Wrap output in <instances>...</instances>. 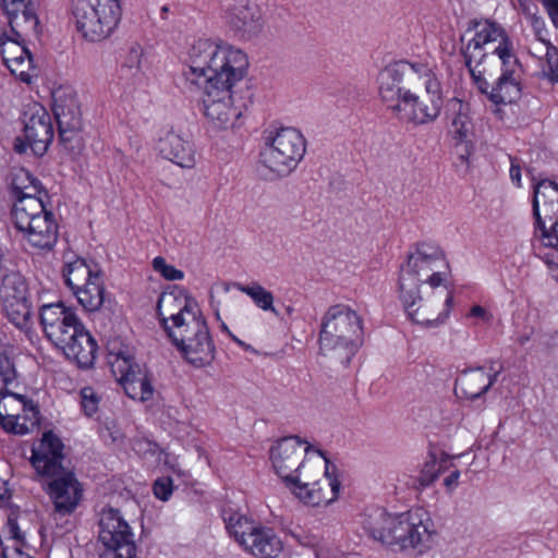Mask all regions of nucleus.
Returning a JSON list of instances; mask_svg holds the SVG:
<instances>
[{"label":"nucleus","instance_id":"obj_1","mask_svg":"<svg viewBox=\"0 0 558 558\" xmlns=\"http://www.w3.org/2000/svg\"><path fill=\"white\" fill-rule=\"evenodd\" d=\"M248 65L245 53L228 44L201 39L189 51L182 75L190 87L203 89V113L211 128L229 130L240 125L245 104L234 87Z\"/></svg>","mask_w":558,"mask_h":558},{"label":"nucleus","instance_id":"obj_2","mask_svg":"<svg viewBox=\"0 0 558 558\" xmlns=\"http://www.w3.org/2000/svg\"><path fill=\"white\" fill-rule=\"evenodd\" d=\"M450 266L442 248L432 242L418 243L400 269L398 293L411 320L437 328L450 315L453 292Z\"/></svg>","mask_w":558,"mask_h":558},{"label":"nucleus","instance_id":"obj_3","mask_svg":"<svg viewBox=\"0 0 558 558\" xmlns=\"http://www.w3.org/2000/svg\"><path fill=\"white\" fill-rule=\"evenodd\" d=\"M474 35L463 48L465 65L480 90L495 105L517 101L521 96V64L507 32L489 20L472 23Z\"/></svg>","mask_w":558,"mask_h":558},{"label":"nucleus","instance_id":"obj_4","mask_svg":"<svg viewBox=\"0 0 558 558\" xmlns=\"http://www.w3.org/2000/svg\"><path fill=\"white\" fill-rule=\"evenodd\" d=\"M378 85L380 99L399 121L422 125L440 113L441 85L427 63H391L379 72Z\"/></svg>","mask_w":558,"mask_h":558},{"label":"nucleus","instance_id":"obj_5","mask_svg":"<svg viewBox=\"0 0 558 558\" xmlns=\"http://www.w3.org/2000/svg\"><path fill=\"white\" fill-rule=\"evenodd\" d=\"M276 473L289 490L304 505L327 507L339 497L341 483L335 466L299 437L279 440L270 451Z\"/></svg>","mask_w":558,"mask_h":558},{"label":"nucleus","instance_id":"obj_6","mask_svg":"<svg viewBox=\"0 0 558 558\" xmlns=\"http://www.w3.org/2000/svg\"><path fill=\"white\" fill-rule=\"evenodd\" d=\"M160 325L184 359L194 366L209 364L215 347L197 301L184 289L162 292L157 302Z\"/></svg>","mask_w":558,"mask_h":558},{"label":"nucleus","instance_id":"obj_7","mask_svg":"<svg viewBox=\"0 0 558 558\" xmlns=\"http://www.w3.org/2000/svg\"><path fill=\"white\" fill-rule=\"evenodd\" d=\"M45 336L80 367L94 364L97 343L77 317L63 303L45 304L39 313Z\"/></svg>","mask_w":558,"mask_h":558},{"label":"nucleus","instance_id":"obj_8","mask_svg":"<svg viewBox=\"0 0 558 558\" xmlns=\"http://www.w3.org/2000/svg\"><path fill=\"white\" fill-rule=\"evenodd\" d=\"M61 440L51 432L45 433L33 449L32 464L38 474L50 477L48 495L60 514L74 511L82 498V486L71 470L62 464L64 459Z\"/></svg>","mask_w":558,"mask_h":558},{"label":"nucleus","instance_id":"obj_9","mask_svg":"<svg viewBox=\"0 0 558 558\" xmlns=\"http://www.w3.org/2000/svg\"><path fill=\"white\" fill-rule=\"evenodd\" d=\"M361 316L345 305L331 306L323 316L318 337L319 352L348 363L363 344Z\"/></svg>","mask_w":558,"mask_h":558},{"label":"nucleus","instance_id":"obj_10","mask_svg":"<svg viewBox=\"0 0 558 558\" xmlns=\"http://www.w3.org/2000/svg\"><path fill=\"white\" fill-rule=\"evenodd\" d=\"M305 151L306 141L302 133L293 128H282L266 138L259 163L270 179L286 178L298 168Z\"/></svg>","mask_w":558,"mask_h":558},{"label":"nucleus","instance_id":"obj_11","mask_svg":"<svg viewBox=\"0 0 558 558\" xmlns=\"http://www.w3.org/2000/svg\"><path fill=\"white\" fill-rule=\"evenodd\" d=\"M12 219L22 239L33 248L50 251L58 241V225L53 214L37 199L22 201L12 209Z\"/></svg>","mask_w":558,"mask_h":558},{"label":"nucleus","instance_id":"obj_12","mask_svg":"<svg viewBox=\"0 0 558 558\" xmlns=\"http://www.w3.org/2000/svg\"><path fill=\"white\" fill-rule=\"evenodd\" d=\"M72 13L77 32L86 40L101 41L121 20V0H74Z\"/></svg>","mask_w":558,"mask_h":558},{"label":"nucleus","instance_id":"obj_13","mask_svg":"<svg viewBox=\"0 0 558 558\" xmlns=\"http://www.w3.org/2000/svg\"><path fill=\"white\" fill-rule=\"evenodd\" d=\"M62 275L82 307L95 312L105 301V283L96 265L76 257L65 262Z\"/></svg>","mask_w":558,"mask_h":558},{"label":"nucleus","instance_id":"obj_14","mask_svg":"<svg viewBox=\"0 0 558 558\" xmlns=\"http://www.w3.org/2000/svg\"><path fill=\"white\" fill-rule=\"evenodd\" d=\"M99 541L105 546L100 558H134V532L120 509L106 506L99 512Z\"/></svg>","mask_w":558,"mask_h":558},{"label":"nucleus","instance_id":"obj_15","mask_svg":"<svg viewBox=\"0 0 558 558\" xmlns=\"http://www.w3.org/2000/svg\"><path fill=\"white\" fill-rule=\"evenodd\" d=\"M533 214L541 242L558 251V184L541 181L534 189Z\"/></svg>","mask_w":558,"mask_h":558},{"label":"nucleus","instance_id":"obj_16","mask_svg":"<svg viewBox=\"0 0 558 558\" xmlns=\"http://www.w3.org/2000/svg\"><path fill=\"white\" fill-rule=\"evenodd\" d=\"M39 423V411L25 396L5 391L0 397V425L15 435L32 432Z\"/></svg>","mask_w":558,"mask_h":558},{"label":"nucleus","instance_id":"obj_17","mask_svg":"<svg viewBox=\"0 0 558 558\" xmlns=\"http://www.w3.org/2000/svg\"><path fill=\"white\" fill-rule=\"evenodd\" d=\"M410 510L402 513H388L376 509L371 511L364 520V529L371 537L390 547L400 550L405 529H409Z\"/></svg>","mask_w":558,"mask_h":558},{"label":"nucleus","instance_id":"obj_18","mask_svg":"<svg viewBox=\"0 0 558 558\" xmlns=\"http://www.w3.org/2000/svg\"><path fill=\"white\" fill-rule=\"evenodd\" d=\"M26 38L3 34L0 36V54L10 72L22 82L29 84L37 76V69L31 51L25 46Z\"/></svg>","mask_w":558,"mask_h":558},{"label":"nucleus","instance_id":"obj_19","mask_svg":"<svg viewBox=\"0 0 558 558\" xmlns=\"http://www.w3.org/2000/svg\"><path fill=\"white\" fill-rule=\"evenodd\" d=\"M53 111L59 126L60 140L70 143L82 130V113L76 95L59 89L53 94Z\"/></svg>","mask_w":558,"mask_h":558},{"label":"nucleus","instance_id":"obj_20","mask_svg":"<svg viewBox=\"0 0 558 558\" xmlns=\"http://www.w3.org/2000/svg\"><path fill=\"white\" fill-rule=\"evenodd\" d=\"M229 26L243 38H252L259 34L265 25L260 7L254 0H239L226 11Z\"/></svg>","mask_w":558,"mask_h":558},{"label":"nucleus","instance_id":"obj_21","mask_svg":"<svg viewBox=\"0 0 558 558\" xmlns=\"http://www.w3.org/2000/svg\"><path fill=\"white\" fill-rule=\"evenodd\" d=\"M24 135L27 145L35 155H44L53 138V129L49 113L35 105L25 113Z\"/></svg>","mask_w":558,"mask_h":558},{"label":"nucleus","instance_id":"obj_22","mask_svg":"<svg viewBox=\"0 0 558 558\" xmlns=\"http://www.w3.org/2000/svg\"><path fill=\"white\" fill-rule=\"evenodd\" d=\"M156 148L162 158L181 168L192 169L196 165L193 143L173 129L160 131Z\"/></svg>","mask_w":558,"mask_h":558},{"label":"nucleus","instance_id":"obj_23","mask_svg":"<svg viewBox=\"0 0 558 558\" xmlns=\"http://www.w3.org/2000/svg\"><path fill=\"white\" fill-rule=\"evenodd\" d=\"M10 25V33L20 38L38 37L39 20L36 3L33 0H22L14 9L3 10Z\"/></svg>","mask_w":558,"mask_h":558},{"label":"nucleus","instance_id":"obj_24","mask_svg":"<svg viewBox=\"0 0 558 558\" xmlns=\"http://www.w3.org/2000/svg\"><path fill=\"white\" fill-rule=\"evenodd\" d=\"M409 526L400 550L427 547L434 535V524L427 512L420 508L410 510Z\"/></svg>","mask_w":558,"mask_h":558},{"label":"nucleus","instance_id":"obj_25","mask_svg":"<svg viewBox=\"0 0 558 558\" xmlns=\"http://www.w3.org/2000/svg\"><path fill=\"white\" fill-rule=\"evenodd\" d=\"M143 57L142 46L134 44L129 48L119 70V82L124 88H136L145 83Z\"/></svg>","mask_w":558,"mask_h":558},{"label":"nucleus","instance_id":"obj_26","mask_svg":"<svg viewBox=\"0 0 558 558\" xmlns=\"http://www.w3.org/2000/svg\"><path fill=\"white\" fill-rule=\"evenodd\" d=\"M497 374H489L483 367L468 369L457 379V386L469 399H475L485 393L495 383Z\"/></svg>","mask_w":558,"mask_h":558},{"label":"nucleus","instance_id":"obj_27","mask_svg":"<svg viewBox=\"0 0 558 558\" xmlns=\"http://www.w3.org/2000/svg\"><path fill=\"white\" fill-rule=\"evenodd\" d=\"M244 548L254 556L276 558L282 550V543L272 530L259 526Z\"/></svg>","mask_w":558,"mask_h":558},{"label":"nucleus","instance_id":"obj_28","mask_svg":"<svg viewBox=\"0 0 558 558\" xmlns=\"http://www.w3.org/2000/svg\"><path fill=\"white\" fill-rule=\"evenodd\" d=\"M451 129L450 132L458 143H469L473 135V121L469 104L454 100L451 104Z\"/></svg>","mask_w":558,"mask_h":558},{"label":"nucleus","instance_id":"obj_29","mask_svg":"<svg viewBox=\"0 0 558 558\" xmlns=\"http://www.w3.org/2000/svg\"><path fill=\"white\" fill-rule=\"evenodd\" d=\"M125 393L133 400L147 401L154 395V388L145 369L136 368L132 375L120 384Z\"/></svg>","mask_w":558,"mask_h":558},{"label":"nucleus","instance_id":"obj_30","mask_svg":"<svg viewBox=\"0 0 558 558\" xmlns=\"http://www.w3.org/2000/svg\"><path fill=\"white\" fill-rule=\"evenodd\" d=\"M2 307L14 326L22 330L31 328L33 311L28 298L2 301Z\"/></svg>","mask_w":558,"mask_h":558},{"label":"nucleus","instance_id":"obj_31","mask_svg":"<svg viewBox=\"0 0 558 558\" xmlns=\"http://www.w3.org/2000/svg\"><path fill=\"white\" fill-rule=\"evenodd\" d=\"M0 278L2 279L0 286V296L2 301L27 298L28 286L20 271H9L5 268Z\"/></svg>","mask_w":558,"mask_h":558},{"label":"nucleus","instance_id":"obj_32","mask_svg":"<svg viewBox=\"0 0 558 558\" xmlns=\"http://www.w3.org/2000/svg\"><path fill=\"white\" fill-rule=\"evenodd\" d=\"M108 363L113 376L120 384L132 375L136 368L141 367L134 362L133 354L129 349H119L118 351L110 349Z\"/></svg>","mask_w":558,"mask_h":558},{"label":"nucleus","instance_id":"obj_33","mask_svg":"<svg viewBox=\"0 0 558 558\" xmlns=\"http://www.w3.org/2000/svg\"><path fill=\"white\" fill-rule=\"evenodd\" d=\"M236 287L241 292L248 295L260 310L278 314L274 306L272 293L259 283L254 282L250 286L236 284Z\"/></svg>","mask_w":558,"mask_h":558},{"label":"nucleus","instance_id":"obj_34","mask_svg":"<svg viewBox=\"0 0 558 558\" xmlns=\"http://www.w3.org/2000/svg\"><path fill=\"white\" fill-rule=\"evenodd\" d=\"M259 526L255 525L245 517L230 518L228 523L229 532L234 536L235 541L241 545L245 546L248 544L251 536L254 535Z\"/></svg>","mask_w":558,"mask_h":558},{"label":"nucleus","instance_id":"obj_35","mask_svg":"<svg viewBox=\"0 0 558 558\" xmlns=\"http://www.w3.org/2000/svg\"><path fill=\"white\" fill-rule=\"evenodd\" d=\"M442 472V462L438 461L434 454H430L424 463L417 478L421 487L432 485Z\"/></svg>","mask_w":558,"mask_h":558},{"label":"nucleus","instance_id":"obj_36","mask_svg":"<svg viewBox=\"0 0 558 558\" xmlns=\"http://www.w3.org/2000/svg\"><path fill=\"white\" fill-rule=\"evenodd\" d=\"M153 268L156 272L160 274L166 280L177 281L184 278V272L170 265L161 256L153 259Z\"/></svg>","mask_w":558,"mask_h":558},{"label":"nucleus","instance_id":"obj_37","mask_svg":"<svg viewBox=\"0 0 558 558\" xmlns=\"http://www.w3.org/2000/svg\"><path fill=\"white\" fill-rule=\"evenodd\" d=\"M15 378L14 365L7 354H0V397L7 391V386Z\"/></svg>","mask_w":558,"mask_h":558},{"label":"nucleus","instance_id":"obj_38","mask_svg":"<svg viewBox=\"0 0 558 558\" xmlns=\"http://www.w3.org/2000/svg\"><path fill=\"white\" fill-rule=\"evenodd\" d=\"M38 180L26 169H19L15 171L12 179V186L14 193L25 190H34V183Z\"/></svg>","mask_w":558,"mask_h":558},{"label":"nucleus","instance_id":"obj_39","mask_svg":"<svg viewBox=\"0 0 558 558\" xmlns=\"http://www.w3.org/2000/svg\"><path fill=\"white\" fill-rule=\"evenodd\" d=\"M82 409L87 416L94 415L98 411L99 398L92 387H85L81 390Z\"/></svg>","mask_w":558,"mask_h":558},{"label":"nucleus","instance_id":"obj_40","mask_svg":"<svg viewBox=\"0 0 558 558\" xmlns=\"http://www.w3.org/2000/svg\"><path fill=\"white\" fill-rule=\"evenodd\" d=\"M34 190H25L14 193L16 196V202L13 207H16L22 201L26 199H37L44 203V197L47 196L46 192H43L41 184L39 181L34 183Z\"/></svg>","mask_w":558,"mask_h":558},{"label":"nucleus","instance_id":"obj_41","mask_svg":"<svg viewBox=\"0 0 558 558\" xmlns=\"http://www.w3.org/2000/svg\"><path fill=\"white\" fill-rule=\"evenodd\" d=\"M154 494L158 499L167 500L172 494V481L169 477L158 478L154 484Z\"/></svg>","mask_w":558,"mask_h":558},{"label":"nucleus","instance_id":"obj_42","mask_svg":"<svg viewBox=\"0 0 558 558\" xmlns=\"http://www.w3.org/2000/svg\"><path fill=\"white\" fill-rule=\"evenodd\" d=\"M546 44V52H545V62L546 68L544 66V71L547 73H556L558 69V51L556 47H554L550 43Z\"/></svg>","mask_w":558,"mask_h":558},{"label":"nucleus","instance_id":"obj_43","mask_svg":"<svg viewBox=\"0 0 558 558\" xmlns=\"http://www.w3.org/2000/svg\"><path fill=\"white\" fill-rule=\"evenodd\" d=\"M468 318H477L482 322L489 323L493 319V315L481 305H473L466 315Z\"/></svg>","mask_w":558,"mask_h":558},{"label":"nucleus","instance_id":"obj_44","mask_svg":"<svg viewBox=\"0 0 558 558\" xmlns=\"http://www.w3.org/2000/svg\"><path fill=\"white\" fill-rule=\"evenodd\" d=\"M553 24L558 28V0H542Z\"/></svg>","mask_w":558,"mask_h":558},{"label":"nucleus","instance_id":"obj_45","mask_svg":"<svg viewBox=\"0 0 558 558\" xmlns=\"http://www.w3.org/2000/svg\"><path fill=\"white\" fill-rule=\"evenodd\" d=\"M7 529H8V532L10 534V536L17 541V542H23L24 541V536L22 535L21 531H20V527H19V524H17V521L14 517L10 515L8 518V523H7Z\"/></svg>","mask_w":558,"mask_h":558},{"label":"nucleus","instance_id":"obj_46","mask_svg":"<svg viewBox=\"0 0 558 558\" xmlns=\"http://www.w3.org/2000/svg\"><path fill=\"white\" fill-rule=\"evenodd\" d=\"M460 472L454 471L444 480V484L448 489H453L458 486Z\"/></svg>","mask_w":558,"mask_h":558},{"label":"nucleus","instance_id":"obj_47","mask_svg":"<svg viewBox=\"0 0 558 558\" xmlns=\"http://www.w3.org/2000/svg\"><path fill=\"white\" fill-rule=\"evenodd\" d=\"M510 178L518 186L521 183V168L513 160L511 161Z\"/></svg>","mask_w":558,"mask_h":558},{"label":"nucleus","instance_id":"obj_48","mask_svg":"<svg viewBox=\"0 0 558 558\" xmlns=\"http://www.w3.org/2000/svg\"><path fill=\"white\" fill-rule=\"evenodd\" d=\"M548 76V78L551 81V82H557L558 83V68H557V72L556 73H547L546 74Z\"/></svg>","mask_w":558,"mask_h":558},{"label":"nucleus","instance_id":"obj_49","mask_svg":"<svg viewBox=\"0 0 558 558\" xmlns=\"http://www.w3.org/2000/svg\"><path fill=\"white\" fill-rule=\"evenodd\" d=\"M15 148L19 153H23L25 150L24 144H15Z\"/></svg>","mask_w":558,"mask_h":558},{"label":"nucleus","instance_id":"obj_50","mask_svg":"<svg viewBox=\"0 0 558 558\" xmlns=\"http://www.w3.org/2000/svg\"><path fill=\"white\" fill-rule=\"evenodd\" d=\"M234 340H235L240 345H242L244 349H246V350H247V349L250 348V345L245 344V343H244V342H242L241 340H239V339H236V338H234Z\"/></svg>","mask_w":558,"mask_h":558},{"label":"nucleus","instance_id":"obj_51","mask_svg":"<svg viewBox=\"0 0 558 558\" xmlns=\"http://www.w3.org/2000/svg\"><path fill=\"white\" fill-rule=\"evenodd\" d=\"M0 558H8V555H7V548H2V551H1V555H0Z\"/></svg>","mask_w":558,"mask_h":558},{"label":"nucleus","instance_id":"obj_52","mask_svg":"<svg viewBox=\"0 0 558 558\" xmlns=\"http://www.w3.org/2000/svg\"><path fill=\"white\" fill-rule=\"evenodd\" d=\"M168 10H169V9H168V7H167V5H163V7L161 8L162 15H165V14L168 12Z\"/></svg>","mask_w":558,"mask_h":558},{"label":"nucleus","instance_id":"obj_53","mask_svg":"<svg viewBox=\"0 0 558 558\" xmlns=\"http://www.w3.org/2000/svg\"><path fill=\"white\" fill-rule=\"evenodd\" d=\"M5 498V493L1 494L0 493V499H4Z\"/></svg>","mask_w":558,"mask_h":558},{"label":"nucleus","instance_id":"obj_54","mask_svg":"<svg viewBox=\"0 0 558 558\" xmlns=\"http://www.w3.org/2000/svg\"><path fill=\"white\" fill-rule=\"evenodd\" d=\"M15 551L19 554V555H22V550L20 548H16Z\"/></svg>","mask_w":558,"mask_h":558},{"label":"nucleus","instance_id":"obj_55","mask_svg":"<svg viewBox=\"0 0 558 558\" xmlns=\"http://www.w3.org/2000/svg\"><path fill=\"white\" fill-rule=\"evenodd\" d=\"M26 558H31L29 556H27Z\"/></svg>","mask_w":558,"mask_h":558}]
</instances>
